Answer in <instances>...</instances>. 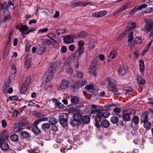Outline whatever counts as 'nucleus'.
Returning <instances> with one entry per match:
<instances>
[{"label":"nucleus","instance_id":"f257e3e1","mask_svg":"<svg viewBox=\"0 0 153 153\" xmlns=\"http://www.w3.org/2000/svg\"><path fill=\"white\" fill-rule=\"evenodd\" d=\"M94 114L92 116L95 119V126L97 128H100V123L102 117L108 118L109 116L110 113L106 109H103L97 111L96 110L91 109V111L90 116Z\"/></svg>","mask_w":153,"mask_h":153},{"label":"nucleus","instance_id":"f03ea898","mask_svg":"<svg viewBox=\"0 0 153 153\" xmlns=\"http://www.w3.org/2000/svg\"><path fill=\"white\" fill-rule=\"evenodd\" d=\"M128 46L131 50H133L134 47V43L141 44L143 40L140 37L137 36L133 39V33L130 32L128 36Z\"/></svg>","mask_w":153,"mask_h":153},{"label":"nucleus","instance_id":"7ed1b4c3","mask_svg":"<svg viewBox=\"0 0 153 153\" xmlns=\"http://www.w3.org/2000/svg\"><path fill=\"white\" fill-rule=\"evenodd\" d=\"M105 81L108 84V88L109 91L112 92L115 95H119L121 93L118 91L117 89L115 88V81L109 77H108L105 79Z\"/></svg>","mask_w":153,"mask_h":153},{"label":"nucleus","instance_id":"20e7f679","mask_svg":"<svg viewBox=\"0 0 153 153\" xmlns=\"http://www.w3.org/2000/svg\"><path fill=\"white\" fill-rule=\"evenodd\" d=\"M84 42L83 40H80L78 42L79 47L76 51L75 54L74 55V60H77L81 57V55L82 53L84 48L83 45Z\"/></svg>","mask_w":153,"mask_h":153},{"label":"nucleus","instance_id":"39448f33","mask_svg":"<svg viewBox=\"0 0 153 153\" xmlns=\"http://www.w3.org/2000/svg\"><path fill=\"white\" fill-rule=\"evenodd\" d=\"M56 67V65L55 62H53L51 65L48 69V76L46 79L47 82H50L51 80L55 73Z\"/></svg>","mask_w":153,"mask_h":153},{"label":"nucleus","instance_id":"423d86ee","mask_svg":"<svg viewBox=\"0 0 153 153\" xmlns=\"http://www.w3.org/2000/svg\"><path fill=\"white\" fill-rule=\"evenodd\" d=\"M143 30L147 33L150 32L149 35L153 36V22H151L144 25Z\"/></svg>","mask_w":153,"mask_h":153},{"label":"nucleus","instance_id":"0eeeda50","mask_svg":"<svg viewBox=\"0 0 153 153\" xmlns=\"http://www.w3.org/2000/svg\"><path fill=\"white\" fill-rule=\"evenodd\" d=\"M92 4L91 3L78 1L76 0H74L71 2V5L73 7L85 6L86 5H91Z\"/></svg>","mask_w":153,"mask_h":153},{"label":"nucleus","instance_id":"6e6552de","mask_svg":"<svg viewBox=\"0 0 153 153\" xmlns=\"http://www.w3.org/2000/svg\"><path fill=\"white\" fill-rule=\"evenodd\" d=\"M70 83V82L69 80H62L60 85L57 87V90L58 91H61L67 88L68 87Z\"/></svg>","mask_w":153,"mask_h":153},{"label":"nucleus","instance_id":"1a4fd4ad","mask_svg":"<svg viewBox=\"0 0 153 153\" xmlns=\"http://www.w3.org/2000/svg\"><path fill=\"white\" fill-rule=\"evenodd\" d=\"M137 83L138 85L140 88H143L145 86L146 81L139 74H137Z\"/></svg>","mask_w":153,"mask_h":153},{"label":"nucleus","instance_id":"9d476101","mask_svg":"<svg viewBox=\"0 0 153 153\" xmlns=\"http://www.w3.org/2000/svg\"><path fill=\"white\" fill-rule=\"evenodd\" d=\"M19 29L23 36L27 35V31L29 30V27L26 25H23L20 24L19 25Z\"/></svg>","mask_w":153,"mask_h":153},{"label":"nucleus","instance_id":"9b49d317","mask_svg":"<svg viewBox=\"0 0 153 153\" xmlns=\"http://www.w3.org/2000/svg\"><path fill=\"white\" fill-rule=\"evenodd\" d=\"M89 35L88 33L85 31H82L79 32L73 35L74 38L77 39L79 38H86Z\"/></svg>","mask_w":153,"mask_h":153},{"label":"nucleus","instance_id":"f8f14e48","mask_svg":"<svg viewBox=\"0 0 153 153\" xmlns=\"http://www.w3.org/2000/svg\"><path fill=\"white\" fill-rule=\"evenodd\" d=\"M70 64L69 61H66L65 62L64 66V71L69 74H72L73 71L72 68L69 66Z\"/></svg>","mask_w":153,"mask_h":153},{"label":"nucleus","instance_id":"ddd939ff","mask_svg":"<svg viewBox=\"0 0 153 153\" xmlns=\"http://www.w3.org/2000/svg\"><path fill=\"white\" fill-rule=\"evenodd\" d=\"M25 123L22 122L15 124L14 126V131L16 132L21 131L25 128Z\"/></svg>","mask_w":153,"mask_h":153},{"label":"nucleus","instance_id":"4468645a","mask_svg":"<svg viewBox=\"0 0 153 153\" xmlns=\"http://www.w3.org/2000/svg\"><path fill=\"white\" fill-rule=\"evenodd\" d=\"M73 36L69 35L64 37V42L66 44H69L74 42L73 39Z\"/></svg>","mask_w":153,"mask_h":153},{"label":"nucleus","instance_id":"2eb2a0df","mask_svg":"<svg viewBox=\"0 0 153 153\" xmlns=\"http://www.w3.org/2000/svg\"><path fill=\"white\" fill-rule=\"evenodd\" d=\"M82 113L79 110L76 111V112L74 114V118L76 120L79 121L82 117Z\"/></svg>","mask_w":153,"mask_h":153},{"label":"nucleus","instance_id":"dca6fc26","mask_svg":"<svg viewBox=\"0 0 153 153\" xmlns=\"http://www.w3.org/2000/svg\"><path fill=\"white\" fill-rule=\"evenodd\" d=\"M8 137V134L6 130L3 131L0 133V139L1 140V143L2 140L7 139Z\"/></svg>","mask_w":153,"mask_h":153},{"label":"nucleus","instance_id":"f3484780","mask_svg":"<svg viewBox=\"0 0 153 153\" xmlns=\"http://www.w3.org/2000/svg\"><path fill=\"white\" fill-rule=\"evenodd\" d=\"M87 84V81L85 79H82L79 81H77L75 84L77 88H81Z\"/></svg>","mask_w":153,"mask_h":153},{"label":"nucleus","instance_id":"a211bd4d","mask_svg":"<svg viewBox=\"0 0 153 153\" xmlns=\"http://www.w3.org/2000/svg\"><path fill=\"white\" fill-rule=\"evenodd\" d=\"M86 89L90 92H93L95 93L96 92L97 90V87L93 85H88L86 87Z\"/></svg>","mask_w":153,"mask_h":153},{"label":"nucleus","instance_id":"6ab92c4d","mask_svg":"<svg viewBox=\"0 0 153 153\" xmlns=\"http://www.w3.org/2000/svg\"><path fill=\"white\" fill-rule=\"evenodd\" d=\"M16 67L15 65H13L11 71L13 73L10 74V75L9 80L10 82L11 80H13L14 79V78L16 76Z\"/></svg>","mask_w":153,"mask_h":153},{"label":"nucleus","instance_id":"aec40b11","mask_svg":"<svg viewBox=\"0 0 153 153\" xmlns=\"http://www.w3.org/2000/svg\"><path fill=\"white\" fill-rule=\"evenodd\" d=\"M46 48L45 46L43 45H41L38 48V49L36 51V53L37 54H42Z\"/></svg>","mask_w":153,"mask_h":153},{"label":"nucleus","instance_id":"412c9836","mask_svg":"<svg viewBox=\"0 0 153 153\" xmlns=\"http://www.w3.org/2000/svg\"><path fill=\"white\" fill-rule=\"evenodd\" d=\"M127 69L123 65H121L119 69L118 73L120 75H124L126 73Z\"/></svg>","mask_w":153,"mask_h":153},{"label":"nucleus","instance_id":"4be33fe9","mask_svg":"<svg viewBox=\"0 0 153 153\" xmlns=\"http://www.w3.org/2000/svg\"><path fill=\"white\" fill-rule=\"evenodd\" d=\"M97 44L96 40L92 39L91 40L89 43L88 49L89 50H92L95 47Z\"/></svg>","mask_w":153,"mask_h":153},{"label":"nucleus","instance_id":"5701e85b","mask_svg":"<svg viewBox=\"0 0 153 153\" xmlns=\"http://www.w3.org/2000/svg\"><path fill=\"white\" fill-rule=\"evenodd\" d=\"M84 104L82 103H77L76 105H71L69 106V107L71 109H78L81 108L83 107Z\"/></svg>","mask_w":153,"mask_h":153},{"label":"nucleus","instance_id":"b1692460","mask_svg":"<svg viewBox=\"0 0 153 153\" xmlns=\"http://www.w3.org/2000/svg\"><path fill=\"white\" fill-rule=\"evenodd\" d=\"M148 113L147 112H144L141 115V120L143 122L148 121Z\"/></svg>","mask_w":153,"mask_h":153},{"label":"nucleus","instance_id":"393cba45","mask_svg":"<svg viewBox=\"0 0 153 153\" xmlns=\"http://www.w3.org/2000/svg\"><path fill=\"white\" fill-rule=\"evenodd\" d=\"M101 126L105 128H107L110 125L109 122L106 120H102L101 122Z\"/></svg>","mask_w":153,"mask_h":153},{"label":"nucleus","instance_id":"a878e982","mask_svg":"<svg viewBox=\"0 0 153 153\" xmlns=\"http://www.w3.org/2000/svg\"><path fill=\"white\" fill-rule=\"evenodd\" d=\"M79 99L77 96H72L71 97V102L73 105H76L79 102Z\"/></svg>","mask_w":153,"mask_h":153},{"label":"nucleus","instance_id":"bb28decb","mask_svg":"<svg viewBox=\"0 0 153 153\" xmlns=\"http://www.w3.org/2000/svg\"><path fill=\"white\" fill-rule=\"evenodd\" d=\"M82 120L84 123L87 124L89 123L90 118L89 116L85 115L82 117Z\"/></svg>","mask_w":153,"mask_h":153},{"label":"nucleus","instance_id":"cd10ccee","mask_svg":"<svg viewBox=\"0 0 153 153\" xmlns=\"http://www.w3.org/2000/svg\"><path fill=\"white\" fill-rule=\"evenodd\" d=\"M10 52V49L8 46H6L4 51L3 55L2 57L3 59L5 58L9 54Z\"/></svg>","mask_w":153,"mask_h":153},{"label":"nucleus","instance_id":"c85d7f7f","mask_svg":"<svg viewBox=\"0 0 153 153\" xmlns=\"http://www.w3.org/2000/svg\"><path fill=\"white\" fill-rule=\"evenodd\" d=\"M57 35H60L61 34L65 33L67 32L66 29L65 28L61 27L59 29H57L56 30Z\"/></svg>","mask_w":153,"mask_h":153},{"label":"nucleus","instance_id":"c756f323","mask_svg":"<svg viewBox=\"0 0 153 153\" xmlns=\"http://www.w3.org/2000/svg\"><path fill=\"white\" fill-rule=\"evenodd\" d=\"M48 120L47 118L45 117L43 118H41L36 120L33 123V126H37L40 123V122L44 121H46Z\"/></svg>","mask_w":153,"mask_h":153},{"label":"nucleus","instance_id":"7c9ffc66","mask_svg":"<svg viewBox=\"0 0 153 153\" xmlns=\"http://www.w3.org/2000/svg\"><path fill=\"white\" fill-rule=\"evenodd\" d=\"M110 121L113 124L117 123L119 122V118L117 116H113L111 117Z\"/></svg>","mask_w":153,"mask_h":153},{"label":"nucleus","instance_id":"2f4dec72","mask_svg":"<svg viewBox=\"0 0 153 153\" xmlns=\"http://www.w3.org/2000/svg\"><path fill=\"white\" fill-rule=\"evenodd\" d=\"M117 52L116 51L113 50L109 53L108 57H111V59L115 58L117 56Z\"/></svg>","mask_w":153,"mask_h":153},{"label":"nucleus","instance_id":"473e14b6","mask_svg":"<svg viewBox=\"0 0 153 153\" xmlns=\"http://www.w3.org/2000/svg\"><path fill=\"white\" fill-rule=\"evenodd\" d=\"M1 148L3 150H7L9 148L8 144L7 143H4L1 145Z\"/></svg>","mask_w":153,"mask_h":153},{"label":"nucleus","instance_id":"72a5a7b5","mask_svg":"<svg viewBox=\"0 0 153 153\" xmlns=\"http://www.w3.org/2000/svg\"><path fill=\"white\" fill-rule=\"evenodd\" d=\"M125 113L123 115V118L124 121H128L130 120V117L127 112Z\"/></svg>","mask_w":153,"mask_h":153},{"label":"nucleus","instance_id":"f704fd0d","mask_svg":"<svg viewBox=\"0 0 153 153\" xmlns=\"http://www.w3.org/2000/svg\"><path fill=\"white\" fill-rule=\"evenodd\" d=\"M144 127L147 129H149L151 126V123L148 121L144 122Z\"/></svg>","mask_w":153,"mask_h":153},{"label":"nucleus","instance_id":"c9c22d12","mask_svg":"<svg viewBox=\"0 0 153 153\" xmlns=\"http://www.w3.org/2000/svg\"><path fill=\"white\" fill-rule=\"evenodd\" d=\"M10 140L15 142H17L19 140V137L18 135L15 134L11 135L10 137Z\"/></svg>","mask_w":153,"mask_h":153},{"label":"nucleus","instance_id":"e433bc0d","mask_svg":"<svg viewBox=\"0 0 153 153\" xmlns=\"http://www.w3.org/2000/svg\"><path fill=\"white\" fill-rule=\"evenodd\" d=\"M125 90L126 91L125 93V95H126L130 94L131 92L133 91L132 89L130 87L126 88Z\"/></svg>","mask_w":153,"mask_h":153},{"label":"nucleus","instance_id":"4c0bfd02","mask_svg":"<svg viewBox=\"0 0 153 153\" xmlns=\"http://www.w3.org/2000/svg\"><path fill=\"white\" fill-rule=\"evenodd\" d=\"M50 127V124L48 123H45L42 124V129L44 130H46L49 129Z\"/></svg>","mask_w":153,"mask_h":153},{"label":"nucleus","instance_id":"58836bf2","mask_svg":"<svg viewBox=\"0 0 153 153\" xmlns=\"http://www.w3.org/2000/svg\"><path fill=\"white\" fill-rule=\"evenodd\" d=\"M123 112H127L128 114H133L135 113V111L132 109H125L123 110Z\"/></svg>","mask_w":153,"mask_h":153},{"label":"nucleus","instance_id":"ea45409f","mask_svg":"<svg viewBox=\"0 0 153 153\" xmlns=\"http://www.w3.org/2000/svg\"><path fill=\"white\" fill-rule=\"evenodd\" d=\"M139 66L140 68V71L141 72L144 71V64L143 60H140L139 62Z\"/></svg>","mask_w":153,"mask_h":153},{"label":"nucleus","instance_id":"a19ab883","mask_svg":"<svg viewBox=\"0 0 153 153\" xmlns=\"http://www.w3.org/2000/svg\"><path fill=\"white\" fill-rule=\"evenodd\" d=\"M68 120L59 119L60 124L63 126L65 127L67 124Z\"/></svg>","mask_w":153,"mask_h":153},{"label":"nucleus","instance_id":"79ce46f5","mask_svg":"<svg viewBox=\"0 0 153 153\" xmlns=\"http://www.w3.org/2000/svg\"><path fill=\"white\" fill-rule=\"evenodd\" d=\"M79 121L78 120H76L74 118L70 121V124L73 126H75L77 125L78 124V122Z\"/></svg>","mask_w":153,"mask_h":153},{"label":"nucleus","instance_id":"37998d69","mask_svg":"<svg viewBox=\"0 0 153 153\" xmlns=\"http://www.w3.org/2000/svg\"><path fill=\"white\" fill-rule=\"evenodd\" d=\"M31 59H27L25 63V67L28 68L31 64Z\"/></svg>","mask_w":153,"mask_h":153},{"label":"nucleus","instance_id":"c03bdc74","mask_svg":"<svg viewBox=\"0 0 153 153\" xmlns=\"http://www.w3.org/2000/svg\"><path fill=\"white\" fill-rule=\"evenodd\" d=\"M32 130L33 132L35 134H38L40 131L39 129L37 126H33Z\"/></svg>","mask_w":153,"mask_h":153},{"label":"nucleus","instance_id":"a18cd8bd","mask_svg":"<svg viewBox=\"0 0 153 153\" xmlns=\"http://www.w3.org/2000/svg\"><path fill=\"white\" fill-rule=\"evenodd\" d=\"M60 119L68 120V115L66 113H63L60 116Z\"/></svg>","mask_w":153,"mask_h":153},{"label":"nucleus","instance_id":"49530a36","mask_svg":"<svg viewBox=\"0 0 153 153\" xmlns=\"http://www.w3.org/2000/svg\"><path fill=\"white\" fill-rule=\"evenodd\" d=\"M58 122L56 119L53 118H51L49 120L50 124L52 125H55Z\"/></svg>","mask_w":153,"mask_h":153},{"label":"nucleus","instance_id":"de8ad7c7","mask_svg":"<svg viewBox=\"0 0 153 153\" xmlns=\"http://www.w3.org/2000/svg\"><path fill=\"white\" fill-rule=\"evenodd\" d=\"M139 9L137 7V6L135 7L129 13V15H133Z\"/></svg>","mask_w":153,"mask_h":153},{"label":"nucleus","instance_id":"09e8293b","mask_svg":"<svg viewBox=\"0 0 153 153\" xmlns=\"http://www.w3.org/2000/svg\"><path fill=\"white\" fill-rule=\"evenodd\" d=\"M97 66V63L96 59H93L91 63L90 66L96 67Z\"/></svg>","mask_w":153,"mask_h":153},{"label":"nucleus","instance_id":"8fccbe9b","mask_svg":"<svg viewBox=\"0 0 153 153\" xmlns=\"http://www.w3.org/2000/svg\"><path fill=\"white\" fill-rule=\"evenodd\" d=\"M129 27L130 30L135 29L136 28L135 23L134 22L130 23Z\"/></svg>","mask_w":153,"mask_h":153},{"label":"nucleus","instance_id":"3c124183","mask_svg":"<svg viewBox=\"0 0 153 153\" xmlns=\"http://www.w3.org/2000/svg\"><path fill=\"white\" fill-rule=\"evenodd\" d=\"M133 121L135 124H138L139 122V117L137 116H135L133 118Z\"/></svg>","mask_w":153,"mask_h":153},{"label":"nucleus","instance_id":"603ef678","mask_svg":"<svg viewBox=\"0 0 153 153\" xmlns=\"http://www.w3.org/2000/svg\"><path fill=\"white\" fill-rule=\"evenodd\" d=\"M48 28H47L40 29L38 30V33L39 34H42L44 33H45L48 31Z\"/></svg>","mask_w":153,"mask_h":153},{"label":"nucleus","instance_id":"864d4df0","mask_svg":"<svg viewBox=\"0 0 153 153\" xmlns=\"http://www.w3.org/2000/svg\"><path fill=\"white\" fill-rule=\"evenodd\" d=\"M22 135L23 138H27L29 137V134L28 132L24 131L22 132Z\"/></svg>","mask_w":153,"mask_h":153},{"label":"nucleus","instance_id":"5fc2aeb1","mask_svg":"<svg viewBox=\"0 0 153 153\" xmlns=\"http://www.w3.org/2000/svg\"><path fill=\"white\" fill-rule=\"evenodd\" d=\"M96 67L90 66L89 67V73L90 74H93L95 71Z\"/></svg>","mask_w":153,"mask_h":153},{"label":"nucleus","instance_id":"6e6d98bb","mask_svg":"<svg viewBox=\"0 0 153 153\" xmlns=\"http://www.w3.org/2000/svg\"><path fill=\"white\" fill-rule=\"evenodd\" d=\"M27 88L28 87L24 85H23L22 86V87L20 89V92L22 93H24L27 90Z\"/></svg>","mask_w":153,"mask_h":153},{"label":"nucleus","instance_id":"4d7b16f0","mask_svg":"<svg viewBox=\"0 0 153 153\" xmlns=\"http://www.w3.org/2000/svg\"><path fill=\"white\" fill-rule=\"evenodd\" d=\"M56 36V35L55 34L52 32L50 33L48 35V37L52 40L53 39V38L55 37Z\"/></svg>","mask_w":153,"mask_h":153},{"label":"nucleus","instance_id":"13d9d810","mask_svg":"<svg viewBox=\"0 0 153 153\" xmlns=\"http://www.w3.org/2000/svg\"><path fill=\"white\" fill-rule=\"evenodd\" d=\"M67 51V48L65 46H62L61 48L60 52L61 53H65Z\"/></svg>","mask_w":153,"mask_h":153},{"label":"nucleus","instance_id":"bf43d9fd","mask_svg":"<svg viewBox=\"0 0 153 153\" xmlns=\"http://www.w3.org/2000/svg\"><path fill=\"white\" fill-rule=\"evenodd\" d=\"M35 115L36 117L40 118H42V117L44 116V115L37 112H35Z\"/></svg>","mask_w":153,"mask_h":153},{"label":"nucleus","instance_id":"052dcab7","mask_svg":"<svg viewBox=\"0 0 153 153\" xmlns=\"http://www.w3.org/2000/svg\"><path fill=\"white\" fill-rule=\"evenodd\" d=\"M68 48L70 51H73L75 50V47L74 45L71 44L69 46Z\"/></svg>","mask_w":153,"mask_h":153},{"label":"nucleus","instance_id":"680f3d73","mask_svg":"<svg viewBox=\"0 0 153 153\" xmlns=\"http://www.w3.org/2000/svg\"><path fill=\"white\" fill-rule=\"evenodd\" d=\"M153 12V7H148L145 10V13H149Z\"/></svg>","mask_w":153,"mask_h":153},{"label":"nucleus","instance_id":"e2e57ef3","mask_svg":"<svg viewBox=\"0 0 153 153\" xmlns=\"http://www.w3.org/2000/svg\"><path fill=\"white\" fill-rule=\"evenodd\" d=\"M98 13H99L100 17H101L102 16H105L107 14L106 12L104 10L100 11L98 12Z\"/></svg>","mask_w":153,"mask_h":153},{"label":"nucleus","instance_id":"0e129e2a","mask_svg":"<svg viewBox=\"0 0 153 153\" xmlns=\"http://www.w3.org/2000/svg\"><path fill=\"white\" fill-rule=\"evenodd\" d=\"M91 106L89 105L84 109V111L86 113H88L91 111Z\"/></svg>","mask_w":153,"mask_h":153},{"label":"nucleus","instance_id":"69168bd1","mask_svg":"<svg viewBox=\"0 0 153 153\" xmlns=\"http://www.w3.org/2000/svg\"><path fill=\"white\" fill-rule=\"evenodd\" d=\"M121 109L118 108H115L113 109V111L116 113H120L121 112Z\"/></svg>","mask_w":153,"mask_h":153},{"label":"nucleus","instance_id":"338daca9","mask_svg":"<svg viewBox=\"0 0 153 153\" xmlns=\"http://www.w3.org/2000/svg\"><path fill=\"white\" fill-rule=\"evenodd\" d=\"M147 5L146 4H142L139 6H137V7L139 10H141L143 8H145L147 7Z\"/></svg>","mask_w":153,"mask_h":153},{"label":"nucleus","instance_id":"774afa93","mask_svg":"<svg viewBox=\"0 0 153 153\" xmlns=\"http://www.w3.org/2000/svg\"><path fill=\"white\" fill-rule=\"evenodd\" d=\"M1 124L2 127L3 128H5L7 126V123L4 120H3L1 121Z\"/></svg>","mask_w":153,"mask_h":153}]
</instances>
